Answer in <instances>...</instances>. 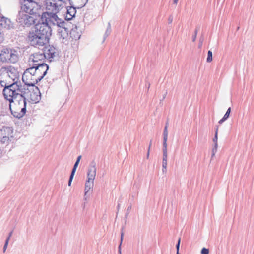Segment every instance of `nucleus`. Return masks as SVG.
Here are the masks:
<instances>
[{
    "mask_svg": "<svg viewBox=\"0 0 254 254\" xmlns=\"http://www.w3.org/2000/svg\"><path fill=\"white\" fill-rule=\"evenodd\" d=\"M47 11L43 12L41 15V23L40 25H44L49 28L50 33L52 32V27L57 26L60 29H58V33H61V36L64 39L68 35V29L65 27V22L61 18H59L57 15L59 12H54L47 9Z\"/></svg>",
    "mask_w": 254,
    "mask_h": 254,
    "instance_id": "nucleus-1",
    "label": "nucleus"
},
{
    "mask_svg": "<svg viewBox=\"0 0 254 254\" xmlns=\"http://www.w3.org/2000/svg\"><path fill=\"white\" fill-rule=\"evenodd\" d=\"M49 28L46 26L36 24L34 29L30 31L28 39L31 45L34 46H43L49 42L51 36Z\"/></svg>",
    "mask_w": 254,
    "mask_h": 254,
    "instance_id": "nucleus-2",
    "label": "nucleus"
},
{
    "mask_svg": "<svg viewBox=\"0 0 254 254\" xmlns=\"http://www.w3.org/2000/svg\"><path fill=\"white\" fill-rule=\"evenodd\" d=\"M21 93V90H20L19 92L10 94L9 97L4 96L10 102L9 108L11 114L17 118L22 117L26 111V98Z\"/></svg>",
    "mask_w": 254,
    "mask_h": 254,
    "instance_id": "nucleus-3",
    "label": "nucleus"
},
{
    "mask_svg": "<svg viewBox=\"0 0 254 254\" xmlns=\"http://www.w3.org/2000/svg\"><path fill=\"white\" fill-rule=\"evenodd\" d=\"M0 84L4 87L3 90L4 96L9 97L10 94H13L21 90L19 85L17 83L13 82L3 67L0 71Z\"/></svg>",
    "mask_w": 254,
    "mask_h": 254,
    "instance_id": "nucleus-4",
    "label": "nucleus"
},
{
    "mask_svg": "<svg viewBox=\"0 0 254 254\" xmlns=\"http://www.w3.org/2000/svg\"><path fill=\"white\" fill-rule=\"evenodd\" d=\"M96 165L94 161L90 164L87 173V179L85 183L84 199L87 201L89 198L88 192L92 191L94 181L96 176Z\"/></svg>",
    "mask_w": 254,
    "mask_h": 254,
    "instance_id": "nucleus-5",
    "label": "nucleus"
},
{
    "mask_svg": "<svg viewBox=\"0 0 254 254\" xmlns=\"http://www.w3.org/2000/svg\"><path fill=\"white\" fill-rule=\"evenodd\" d=\"M19 59L17 51L15 49L4 48L0 51V61L4 63H16Z\"/></svg>",
    "mask_w": 254,
    "mask_h": 254,
    "instance_id": "nucleus-6",
    "label": "nucleus"
},
{
    "mask_svg": "<svg viewBox=\"0 0 254 254\" xmlns=\"http://www.w3.org/2000/svg\"><path fill=\"white\" fill-rule=\"evenodd\" d=\"M31 67L27 69L22 75V81L28 86H34L39 81Z\"/></svg>",
    "mask_w": 254,
    "mask_h": 254,
    "instance_id": "nucleus-7",
    "label": "nucleus"
},
{
    "mask_svg": "<svg viewBox=\"0 0 254 254\" xmlns=\"http://www.w3.org/2000/svg\"><path fill=\"white\" fill-rule=\"evenodd\" d=\"M40 6L33 0H24L21 4L20 11L34 15L39 9Z\"/></svg>",
    "mask_w": 254,
    "mask_h": 254,
    "instance_id": "nucleus-8",
    "label": "nucleus"
},
{
    "mask_svg": "<svg viewBox=\"0 0 254 254\" xmlns=\"http://www.w3.org/2000/svg\"><path fill=\"white\" fill-rule=\"evenodd\" d=\"M16 21L22 25L28 27L35 23V17L33 15L19 11Z\"/></svg>",
    "mask_w": 254,
    "mask_h": 254,
    "instance_id": "nucleus-9",
    "label": "nucleus"
},
{
    "mask_svg": "<svg viewBox=\"0 0 254 254\" xmlns=\"http://www.w3.org/2000/svg\"><path fill=\"white\" fill-rule=\"evenodd\" d=\"M71 0H49L46 3V9L54 12H59L67 2Z\"/></svg>",
    "mask_w": 254,
    "mask_h": 254,
    "instance_id": "nucleus-10",
    "label": "nucleus"
},
{
    "mask_svg": "<svg viewBox=\"0 0 254 254\" xmlns=\"http://www.w3.org/2000/svg\"><path fill=\"white\" fill-rule=\"evenodd\" d=\"M46 55L44 53H35L30 55L29 59V63L30 66L40 65L44 63Z\"/></svg>",
    "mask_w": 254,
    "mask_h": 254,
    "instance_id": "nucleus-11",
    "label": "nucleus"
},
{
    "mask_svg": "<svg viewBox=\"0 0 254 254\" xmlns=\"http://www.w3.org/2000/svg\"><path fill=\"white\" fill-rule=\"evenodd\" d=\"M31 67L39 81L45 76L49 68L46 64H41L40 65L32 66Z\"/></svg>",
    "mask_w": 254,
    "mask_h": 254,
    "instance_id": "nucleus-12",
    "label": "nucleus"
},
{
    "mask_svg": "<svg viewBox=\"0 0 254 254\" xmlns=\"http://www.w3.org/2000/svg\"><path fill=\"white\" fill-rule=\"evenodd\" d=\"M12 130L10 127H3L0 130V141L2 143H7L10 137H12Z\"/></svg>",
    "mask_w": 254,
    "mask_h": 254,
    "instance_id": "nucleus-13",
    "label": "nucleus"
},
{
    "mask_svg": "<svg viewBox=\"0 0 254 254\" xmlns=\"http://www.w3.org/2000/svg\"><path fill=\"white\" fill-rule=\"evenodd\" d=\"M3 68L6 70V72L10 76L11 79L13 80V82L17 83L18 84V81L19 78V74L17 69L12 66L4 67Z\"/></svg>",
    "mask_w": 254,
    "mask_h": 254,
    "instance_id": "nucleus-14",
    "label": "nucleus"
},
{
    "mask_svg": "<svg viewBox=\"0 0 254 254\" xmlns=\"http://www.w3.org/2000/svg\"><path fill=\"white\" fill-rule=\"evenodd\" d=\"M76 12L75 7L72 5L66 8V13L65 15V19L67 20H70L74 17Z\"/></svg>",
    "mask_w": 254,
    "mask_h": 254,
    "instance_id": "nucleus-15",
    "label": "nucleus"
},
{
    "mask_svg": "<svg viewBox=\"0 0 254 254\" xmlns=\"http://www.w3.org/2000/svg\"><path fill=\"white\" fill-rule=\"evenodd\" d=\"M88 0H71L70 4L75 6L78 8H81L85 5Z\"/></svg>",
    "mask_w": 254,
    "mask_h": 254,
    "instance_id": "nucleus-16",
    "label": "nucleus"
},
{
    "mask_svg": "<svg viewBox=\"0 0 254 254\" xmlns=\"http://www.w3.org/2000/svg\"><path fill=\"white\" fill-rule=\"evenodd\" d=\"M44 53L46 55V58L47 57L49 59L53 58L55 57L56 54L55 48L54 47H50Z\"/></svg>",
    "mask_w": 254,
    "mask_h": 254,
    "instance_id": "nucleus-17",
    "label": "nucleus"
},
{
    "mask_svg": "<svg viewBox=\"0 0 254 254\" xmlns=\"http://www.w3.org/2000/svg\"><path fill=\"white\" fill-rule=\"evenodd\" d=\"M40 99L41 96L39 92H32L30 93V99L33 102H38Z\"/></svg>",
    "mask_w": 254,
    "mask_h": 254,
    "instance_id": "nucleus-18",
    "label": "nucleus"
},
{
    "mask_svg": "<svg viewBox=\"0 0 254 254\" xmlns=\"http://www.w3.org/2000/svg\"><path fill=\"white\" fill-rule=\"evenodd\" d=\"M212 61V52L209 50L208 52L207 62L208 63H210Z\"/></svg>",
    "mask_w": 254,
    "mask_h": 254,
    "instance_id": "nucleus-19",
    "label": "nucleus"
},
{
    "mask_svg": "<svg viewBox=\"0 0 254 254\" xmlns=\"http://www.w3.org/2000/svg\"><path fill=\"white\" fill-rule=\"evenodd\" d=\"M168 125V123H167L166 124V125L165 126L164 129L163 131V137H168V130H167Z\"/></svg>",
    "mask_w": 254,
    "mask_h": 254,
    "instance_id": "nucleus-20",
    "label": "nucleus"
},
{
    "mask_svg": "<svg viewBox=\"0 0 254 254\" xmlns=\"http://www.w3.org/2000/svg\"><path fill=\"white\" fill-rule=\"evenodd\" d=\"M230 112H231V108L229 107L227 109L226 113L225 114L224 116H223V117H224L225 119H227L229 118Z\"/></svg>",
    "mask_w": 254,
    "mask_h": 254,
    "instance_id": "nucleus-21",
    "label": "nucleus"
},
{
    "mask_svg": "<svg viewBox=\"0 0 254 254\" xmlns=\"http://www.w3.org/2000/svg\"><path fill=\"white\" fill-rule=\"evenodd\" d=\"M79 163V162H77V161L75 162V164L74 165L73 168L72 169L71 173H74V174H75V171H76V169H77V167Z\"/></svg>",
    "mask_w": 254,
    "mask_h": 254,
    "instance_id": "nucleus-22",
    "label": "nucleus"
},
{
    "mask_svg": "<svg viewBox=\"0 0 254 254\" xmlns=\"http://www.w3.org/2000/svg\"><path fill=\"white\" fill-rule=\"evenodd\" d=\"M110 30H111L110 24L109 23L108 24V28L106 32L104 40L105 39L106 37H107L108 36V35L109 34V33L110 32Z\"/></svg>",
    "mask_w": 254,
    "mask_h": 254,
    "instance_id": "nucleus-23",
    "label": "nucleus"
},
{
    "mask_svg": "<svg viewBox=\"0 0 254 254\" xmlns=\"http://www.w3.org/2000/svg\"><path fill=\"white\" fill-rule=\"evenodd\" d=\"M201 254H209V250L205 248H203L202 249L201 251Z\"/></svg>",
    "mask_w": 254,
    "mask_h": 254,
    "instance_id": "nucleus-24",
    "label": "nucleus"
},
{
    "mask_svg": "<svg viewBox=\"0 0 254 254\" xmlns=\"http://www.w3.org/2000/svg\"><path fill=\"white\" fill-rule=\"evenodd\" d=\"M167 139L168 137H163V147H167Z\"/></svg>",
    "mask_w": 254,
    "mask_h": 254,
    "instance_id": "nucleus-25",
    "label": "nucleus"
},
{
    "mask_svg": "<svg viewBox=\"0 0 254 254\" xmlns=\"http://www.w3.org/2000/svg\"><path fill=\"white\" fill-rule=\"evenodd\" d=\"M75 174L74 173H71L70 176V178L68 181V186H70L71 185L72 179L73 178L74 175Z\"/></svg>",
    "mask_w": 254,
    "mask_h": 254,
    "instance_id": "nucleus-26",
    "label": "nucleus"
},
{
    "mask_svg": "<svg viewBox=\"0 0 254 254\" xmlns=\"http://www.w3.org/2000/svg\"><path fill=\"white\" fill-rule=\"evenodd\" d=\"M8 239H6V241H5V244H4V247H3V252H5L7 248V246L8 245Z\"/></svg>",
    "mask_w": 254,
    "mask_h": 254,
    "instance_id": "nucleus-27",
    "label": "nucleus"
},
{
    "mask_svg": "<svg viewBox=\"0 0 254 254\" xmlns=\"http://www.w3.org/2000/svg\"><path fill=\"white\" fill-rule=\"evenodd\" d=\"M218 148V144H214L212 149V152H213V153H216Z\"/></svg>",
    "mask_w": 254,
    "mask_h": 254,
    "instance_id": "nucleus-28",
    "label": "nucleus"
},
{
    "mask_svg": "<svg viewBox=\"0 0 254 254\" xmlns=\"http://www.w3.org/2000/svg\"><path fill=\"white\" fill-rule=\"evenodd\" d=\"M217 140H218V135H216V134H215L214 137L213 139V141L214 143V144H218Z\"/></svg>",
    "mask_w": 254,
    "mask_h": 254,
    "instance_id": "nucleus-29",
    "label": "nucleus"
},
{
    "mask_svg": "<svg viewBox=\"0 0 254 254\" xmlns=\"http://www.w3.org/2000/svg\"><path fill=\"white\" fill-rule=\"evenodd\" d=\"M181 239L180 238L179 239L178 241V243L176 245V249H177V252H179V247H180V244Z\"/></svg>",
    "mask_w": 254,
    "mask_h": 254,
    "instance_id": "nucleus-30",
    "label": "nucleus"
},
{
    "mask_svg": "<svg viewBox=\"0 0 254 254\" xmlns=\"http://www.w3.org/2000/svg\"><path fill=\"white\" fill-rule=\"evenodd\" d=\"M167 166V165H162V172L163 173L166 172Z\"/></svg>",
    "mask_w": 254,
    "mask_h": 254,
    "instance_id": "nucleus-31",
    "label": "nucleus"
},
{
    "mask_svg": "<svg viewBox=\"0 0 254 254\" xmlns=\"http://www.w3.org/2000/svg\"><path fill=\"white\" fill-rule=\"evenodd\" d=\"M162 161H167V154H163Z\"/></svg>",
    "mask_w": 254,
    "mask_h": 254,
    "instance_id": "nucleus-32",
    "label": "nucleus"
},
{
    "mask_svg": "<svg viewBox=\"0 0 254 254\" xmlns=\"http://www.w3.org/2000/svg\"><path fill=\"white\" fill-rule=\"evenodd\" d=\"M197 33V31L195 30L194 35H193V36L192 37V41L193 42H194L196 40Z\"/></svg>",
    "mask_w": 254,
    "mask_h": 254,
    "instance_id": "nucleus-33",
    "label": "nucleus"
},
{
    "mask_svg": "<svg viewBox=\"0 0 254 254\" xmlns=\"http://www.w3.org/2000/svg\"><path fill=\"white\" fill-rule=\"evenodd\" d=\"M163 154H167V147H163Z\"/></svg>",
    "mask_w": 254,
    "mask_h": 254,
    "instance_id": "nucleus-34",
    "label": "nucleus"
},
{
    "mask_svg": "<svg viewBox=\"0 0 254 254\" xmlns=\"http://www.w3.org/2000/svg\"><path fill=\"white\" fill-rule=\"evenodd\" d=\"M227 119H225L224 118V117H223L222 119H221L219 121V124H222L223 122H224L225 120H226Z\"/></svg>",
    "mask_w": 254,
    "mask_h": 254,
    "instance_id": "nucleus-35",
    "label": "nucleus"
},
{
    "mask_svg": "<svg viewBox=\"0 0 254 254\" xmlns=\"http://www.w3.org/2000/svg\"><path fill=\"white\" fill-rule=\"evenodd\" d=\"M151 145V141H150V145H149V148H148V152H147V158L149 157V150H150Z\"/></svg>",
    "mask_w": 254,
    "mask_h": 254,
    "instance_id": "nucleus-36",
    "label": "nucleus"
},
{
    "mask_svg": "<svg viewBox=\"0 0 254 254\" xmlns=\"http://www.w3.org/2000/svg\"><path fill=\"white\" fill-rule=\"evenodd\" d=\"M12 233H13V231H11V232L9 233L8 236V237L7 238V239H8V241H9L10 238V237H11V236H12Z\"/></svg>",
    "mask_w": 254,
    "mask_h": 254,
    "instance_id": "nucleus-37",
    "label": "nucleus"
},
{
    "mask_svg": "<svg viewBox=\"0 0 254 254\" xmlns=\"http://www.w3.org/2000/svg\"><path fill=\"white\" fill-rule=\"evenodd\" d=\"M169 23H171L173 21V17L172 16H170L168 18Z\"/></svg>",
    "mask_w": 254,
    "mask_h": 254,
    "instance_id": "nucleus-38",
    "label": "nucleus"
},
{
    "mask_svg": "<svg viewBox=\"0 0 254 254\" xmlns=\"http://www.w3.org/2000/svg\"><path fill=\"white\" fill-rule=\"evenodd\" d=\"M121 243H120L119 248H118V252L119 254H121Z\"/></svg>",
    "mask_w": 254,
    "mask_h": 254,
    "instance_id": "nucleus-39",
    "label": "nucleus"
},
{
    "mask_svg": "<svg viewBox=\"0 0 254 254\" xmlns=\"http://www.w3.org/2000/svg\"><path fill=\"white\" fill-rule=\"evenodd\" d=\"M218 127H217L215 131V134H216V135H218Z\"/></svg>",
    "mask_w": 254,
    "mask_h": 254,
    "instance_id": "nucleus-40",
    "label": "nucleus"
},
{
    "mask_svg": "<svg viewBox=\"0 0 254 254\" xmlns=\"http://www.w3.org/2000/svg\"><path fill=\"white\" fill-rule=\"evenodd\" d=\"M81 158V155H79V156H78L76 161L77 162H80Z\"/></svg>",
    "mask_w": 254,
    "mask_h": 254,
    "instance_id": "nucleus-41",
    "label": "nucleus"
},
{
    "mask_svg": "<svg viewBox=\"0 0 254 254\" xmlns=\"http://www.w3.org/2000/svg\"><path fill=\"white\" fill-rule=\"evenodd\" d=\"M162 165H167V161H162Z\"/></svg>",
    "mask_w": 254,
    "mask_h": 254,
    "instance_id": "nucleus-42",
    "label": "nucleus"
},
{
    "mask_svg": "<svg viewBox=\"0 0 254 254\" xmlns=\"http://www.w3.org/2000/svg\"><path fill=\"white\" fill-rule=\"evenodd\" d=\"M123 233H122L121 234V243L122 244V242L123 241Z\"/></svg>",
    "mask_w": 254,
    "mask_h": 254,
    "instance_id": "nucleus-43",
    "label": "nucleus"
},
{
    "mask_svg": "<svg viewBox=\"0 0 254 254\" xmlns=\"http://www.w3.org/2000/svg\"><path fill=\"white\" fill-rule=\"evenodd\" d=\"M215 153H213V152H212V155H211L212 158L213 157L215 156Z\"/></svg>",
    "mask_w": 254,
    "mask_h": 254,
    "instance_id": "nucleus-44",
    "label": "nucleus"
},
{
    "mask_svg": "<svg viewBox=\"0 0 254 254\" xmlns=\"http://www.w3.org/2000/svg\"><path fill=\"white\" fill-rule=\"evenodd\" d=\"M173 1L174 3L177 4L178 1V0H173Z\"/></svg>",
    "mask_w": 254,
    "mask_h": 254,
    "instance_id": "nucleus-45",
    "label": "nucleus"
},
{
    "mask_svg": "<svg viewBox=\"0 0 254 254\" xmlns=\"http://www.w3.org/2000/svg\"><path fill=\"white\" fill-rule=\"evenodd\" d=\"M176 254H180L179 252H177Z\"/></svg>",
    "mask_w": 254,
    "mask_h": 254,
    "instance_id": "nucleus-46",
    "label": "nucleus"
}]
</instances>
